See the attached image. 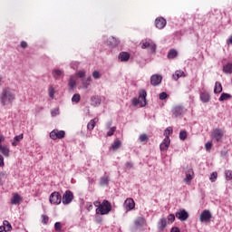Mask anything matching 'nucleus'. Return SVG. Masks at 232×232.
Returning a JSON list of instances; mask_svg holds the SVG:
<instances>
[{"instance_id": "nucleus-1", "label": "nucleus", "mask_w": 232, "mask_h": 232, "mask_svg": "<svg viewBox=\"0 0 232 232\" xmlns=\"http://www.w3.org/2000/svg\"><path fill=\"white\" fill-rule=\"evenodd\" d=\"M15 101V92L9 87H5L2 90L0 94V104L2 106H8Z\"/></svg>"}, {"instance_id": "nucleus-2", "label": "nucleus", "mask_w": 232, "mask_h": 232, "mask_svg": "<svg viewBox=\"0 0 232 232\" xmlns=\"http://www.w3.org/2000/svg\"><path fill=\"white\" fill-rule=\"evenodd\" d=\"M96 208V215H110L111 211V203L104 199L102 203L100 201H95L93 203Z\"/></svg>"}, {"instance_id": "nucleus-3", "label": "nucleus", "mask_w": 232, "mask_h": 232, "mask_svg": "<svg viewBox=\"0 0 232 232\" xmlns=\"http://www.w3.org/2000/svg\"><path fill=\"white\" fill-rule=\"evenodd\" d=\"M146 97H148V93L144 90L139 91V98H133L132 99V104L133 106H140V108H144L146 104H148V100H146Z\"/></svg>"}, {"instance_id": "nucleus-4", "label": "nucleus", "mask_w": 232, "mask_h": 232, "mask_svg": "<svg viewBox=\"0 0 232 232\" xmlns=\"http://www.w3.org/2000/svg\"><path fill=\"white\" fill-rule=\"evenodd\" d=\"M141 48L142 50L148 49L150 53H155L157 51V44L151 40H146L142 42Z\"/></svg>"}, {"instance_id": "nucleus-5", "label": "nucleus", "mask_w": 232, "mask_h": 232, "mask_svg": "<svg viewBox=\"0 0 232 232\" xmlns=\"http://www.w3.org/2000/svg\"><path fill=\"white\" fill-rule=\"evenodd\" d=\"M63 200V196L59 192H53L49 197V201L51 204L59 206Z\"/></svg>"}, {"instance_id": "nucleus-6", "label": "nucleus", "mask_w": 232, "mask_h": 232, "mask_svg": "<svg viewBox=\"0 0 232 232\" xmlns=\"http://www.w3.org/2000/svg\"><path fill=\"white\" fill-rule=\"evenodd\" d=\"M222 137H224V130L221 129H214L211 132V139L212 140H216V142H219V140H222Z\"/></svg>"}, {"instance_id": "nucleus-7", "label": "nucleus", "mask_w": 232, "mask_h": 232, "mask_svg": "<svg viewBox=\"0 0 232 232\" xmlns=\"http://www.w3.org/2000/svg\"><path fill=\"white\" fill-rule=\"evenodd\" d=\"M72 200H73V193L70 190H66L62 198L63 204L68 206V204H72Z\"/></svg>"}, {"instance_id": "nucleus-8", "label": "nucleus", "mask_w": 232, "mask_h": 232, "mask_svg": "<svg viewBox=\"0 0 232 232\" xmlns=\"http://www.w3.org/2000/svg\"><path fill=\"white\" fill-rule=\"evenodd\" d=\"M66 132L64 130H53L50 132V139L57 140V139H64Z\"/></svg>"}, {"instance_id": "nucleus-9", "label": "nucleus", "mask_w": 232, "mask_h": 232, "mask_svg": "<svg viewBox=\"0 0 232 232\" xmlns=\"http://www.w3.org/2000/svg\"><path fill=\"white\" fill-rule=\"evenodd\" d=\"M189 218V214L186 209H180L179 211L176 212V218H179L181 222L188 220Z\"/></svg>"}, {"instance_id": "nucleus-10", "label": "nucleus", "mask_w": 232, "mask_h": 232, "mask_svg": "<svg viewBox=\"0 0 232 232\" xmlns=\"http://www.w3.org/2000/svg\"><path fill=\"white\" fill-rule=\"evenodd\" d=\"M123 208L127 211H131L135 209V201L133 200V198H127L124 201Z\"/></svg>"}, {"instance_id": "nucleus-11", "label": "nucleus", "mask_w": 232, "mask_h": 232, "mask_svg": "<svg viewBox=\"0 0 232 232\" xmlns=\"http://www.w3.org/2000/svg\"><path fill=\"white\" fill-rule=\"evenodd\" d=\"M194 177H195V172H193V169H189L186 172V176L183 179V182H185V184H190L191 180H193Z\"/></svg>"}, {"instance_id": "nucleus-12", "label": "nucleus", "mask_w": 232, "mask_h": 232, "mask_svg": "<svg viewBox=\"0 0 232 232\" xmlns=\"http://www.w3.org/2000/svg\"><path fill=\"white\" fill-rule=\"evenodd\" d=\"M23 200V197L19 195V193H14L13 197L11 198V204L12 206H19L21 204V201Z\"/></svg>"}, {"instance_id": "nucleus-13", "label": "nucleus", "mask_w": 232, "mask_h": 232, "mask_svg": "<svg viewBox=\"0 0 232 232\" xmlns=\"http://www.w3.org/2000/svg\"><path fill=\"white\" fill-rule=\"evenodd\" d=\"M200 222H209L211 220V212L204 210L199 216Z\"/></svg>"}, {"instance_id": "nucleus-14", "label": "nucleus", "mask_w": 232, "mask_h": 232, "mask_svg": "<svg viewBox=\"0 0 232 232\" xmlns=\"http://www.w3.org/2000/svg\"><path fill=\"white\" fill-rule=\"evenodd\" d=\"M162 82V76L159 75V74H153L150 77V84H152V86H159V84Z\"/></svg>"}, {"instance_id": "nucleus-15", "label": "nucleus", "mask_w": 232, "mask_h": 232, "mask_svg": "<svg viewBox=\"0 0 232 232\" xmlns=\"http://www.w3.org/2000/svg\"><path fill=\"white\" fill-rule=\"evenodd\" d=\"M171 140H169V137H165L163 141L160 145V151H168V148H169Z\"/></svg>"}, {"instance_id": "nucleus-16", "label": "nucleus", "mask_w": 232, "mask_h": 232, "mask_svg": "<svg viewBox=\"0 0 232 232\" xmlns=\"http://www.w3.org/2000/svg\"><path fill=\"white\" fill-rule=\"evenodd\" d=\"M166 19L164 17H160L155 20L156 28L159 30H162V28L166 27Z\"/></svg>"}, {"instance_id": "nucleus-17", "label": "nucleus", "mask_w": 232, "mask_h": 232, "mask_svg": "<svg viewBox=\"0 0 232 232\" xmlns=\"http://www.w3.org/2000/svg\"><path fill=\"white\" fill-rule=\"evenodd\" d=\"M184 113V108L182 106H175L172 109V115L173 117H180Z\"/></svg>"}, {"instance_id": "nucleus-18", "label": "nucleus", "mask_w": 232, "mask_h": 232, "mask_svg": "<svg viewBox=\"0 0 232 232\" xmlns=\"http://www.w3.org/2000/svg\"><path fill=\"white\" fill-rule=\"evenodd\" d=\"M166 226H168V221L166 220V218H161L158 222V231H164V229H166Z\"/></svg>"}, {"instance_id": "nucleus-19", "label": "nucleus", "mask_w": 232, "mask_h": 232, "mask_svg": "<svg viewBox=\"0 0 232 232\" xmlns=\"http://www.w3.org/2000/svg\"><path fill=\"white\" fill-rule=\"evenodd\" d=\"M199 99L201 101V102H209V101L211 100V96L209 95V92H202L200 94H199Z\"/></svg>"}, {"instance_id": "nucleus-20", "label": "nucleus", "mask_w": 232, "mask_h": 232, "mask_svg": "<svg viewBox=\"0 0 232 232\" xmlns=\"http://www.w3.org/2000/svg\"><path fill=\"white\" fill-rule=\"evenodd\" d=\"M134 225L136 227H142V226H146V219L142 217H139L134 220Z\"/></svg>"}, {"instance_id": "nucleus-21", "label": "nucleus", "mask_w": 232, "mask_h": 232, "mask_svg": "<svg viewBox=\"0 0 232 232\" xmlns=\"http://www.w3.org/2000/svg\"><path fill=\"white\" fill-rule=\"evenodd\" d=\"M23 139H24V134H19V135L15 136L12 141V146H14V148H15L16 146H19V142H21V140H23Z\"/></svg>"}, {"instance_id": "nucleus-22", "label": "nucleus", "mask_w": 232, "mask_h": 232, "mask_svg": "<svg viewBox=\"0 0 232 232\" xmlns=\"http://www.w3.org/2000/svg\"><path fill=\"white\" fill-rule=\"evenodd\" d=\"M119 59L121 63H126L130 61V53L126 52H122L119 54Z\"/></svg>"}, {"instance_id": "nucleus-23", "label": "nucleus", "mask_w": 232, "mask_h": 232, "mask_svg": "<svg viewBox=\"0 0 232 232\" xmlns=\"http://www.w3.org/2000/svg\"><path fill=\"white\" fill-rule=\"evenodd\" d=\"M97 122H99V118H94L91 120L87 124V130L92 131L93 128H95V124H97Z\"/></svg>"}, {"instance_id": "nucleus-24", "label": "nucleus", "mask_w": 232, "mask_h": 232, "mask_svg": "<svg viewBox=\"0 0 232 232\" xmlns=\"http://www.w3.org/2000/svg\"><path fill=\"white\" fill-rule=\"evenodd\" d=\"M0 153H2L4 157H10V149L7 146L0 145Z\"/></svg>"}, {"instance_id": "nucleus-25", "label": "nucleus", "mask_w": 232, "mask_h": 232, "mask_svg": "<svg viewBox=\"0 0 232 232\" xmlns=\"http://www.w3.org/2000/svg\"><path fill=\"white\" fill-rule=\"evenodd\" d=\"M174 81H179V79H180V77H186V75L184 74V71L181 70H178L175 72V73L172 75Z\"/></svg>"}, {"instance_id": "nucleus-26", "label": "nucleus", "mask_w": 232, "mask_h": 232, "mask_svg": "<svg viewBox=\"0 0 232 232\" xmlns=\"http://www.w3.org/2000/svg\"><path fill=\"white\" fill-rule=\"evenodd\" d=\"M120 43L121 42L119 41V39H117L113 36L110 37L108 40V44H110L111 46H119Z\"/></svg>"}, {"instance_id": "nucleus-27", "label": "nucleus", "mask_w": 232, "mask_h": 232, "mask_svg": "<svg viewBox=\"0 0 232 232\" xmlns=\"http://www.w3.org/2000/svg\"><path fill=\"white\" fill-rule=\"evenodd\" d=\"M77 86V81H75V76L72 75L69 79V90H73Z\"/></svg>"}, {"instance_id": "nucleus-28", "label": "nucleus", "mask_w": 232, "mask_h": 232, "mask_svg": "<svg viewBox=\"0 0 232 232\" xmlns=\"http://www.w3.org/2000/svg\"><path fill=\"white\" fill-rule=\"evenodd\" d=\"M121 144L122 143L121 142L120 140H115L114 142L111 146V150H112V151H117V150H119V148H121Z\"/></svg>"}, {"instance_id": "nucleus-29", "label": "nucleus", "mask_w": 232, "mask_h": 232, "mask_svg": "<svg viewBox=\"0 0 232 232\" xmlns=\"http://www.w3.org/2000/svg\"><path fill=\"white\" fill-rule=\"evenodd\" d=\"M223 72H224V73L231 74L232 73V63H226L225 65H223Z\"/></svg>"}, {"instance_id": "nucleus-30", "label": "nucleus", "mask_w": 232, "mask_h": 232, "mask_svg": "<svg viewBox=\"0 0 232 232\" xmlns=\"http://www.w3.org/2000/svg\"><path fill=\"white\" fill-rule=\"evenodd\" d=\"M231 99V94L223 92L218 98L219 102H224V101H229Z\"/></svg>"}, {"instance_id": "nucleus-31", "label": "nucleus", "mask_w": 232, "mask_h": 232, "mask_svg": "<svg viewBox=\"0 0 232 232\" xmlns=\"http://www.w3.org/2000/svg\"><path fill=\"white\" fill-rule=\"evenodd\" d=\"M214 93H222V83H220V82H216Z\"/></svg>"}, {"instance_id": "nucleus-32", "label": "nucleus", "mask_w": 232, "mask_h": 232, "mask_svg": "<svg viewBox=\"0 0 232 232\" xmlns=\"http://www.w3.org/2000/svg\"><path fill=\"white\" fill-rule=\"evenodd\" d=\"M179 55V53L175 49H171L168 53V59H175Z\"/></svg>"}, {"instance_id": "nucleus-33", "label": "nucleus", "mask_w": 232, "mask_h": 232, "mask_svg": "<svg viewBox=\"0 0 232 232\" xmlns=\"http://www.w3.org/2000/svg\"><path fill=\"white\" fill-rule=\"evenodd\" d=\"M110 182V178L108 176H103L100 179V186H106Z\"/></svg>"}, {"instance_id": "nucleus-34", "label": "nucleus", "mask_w": 232, "mask_h": 232, "mask_svg": "<svg viewBox=\"0 0 232 232\" xmlns=\"http://www.w3.org/2000/svg\"><path fill=\"white\" fill-rule=\"evenodd\" d=\"M92 82V77H88L86 79H83L82 82V84L83 86V88H88V86H90Z\"/></svg>"}, {"instance_id": "nucleus-35", "label": "nucleus", "mask_w": 232, "mask_h": 232, "mask_svg": "<svg viewBox=\"0 0 232 232\" xmlns=\"http://www.w3.org/2000/svg\"><path fill=\"white\" fill-rule=\"evenodd\" d=\"M64 75V72L61 69H54L53 70V77H63Z\"/></svg>"}, {"instance_id": "nucleus-36", "label": "nucleus", "mask_w": 232, "mask_h": 232, "mask_svg": "<svg viewBox=\"0 0 232 232\" xmlns=\"http://www.w3.org/2000/svg\"><path fill=\"white\" fill-rule=\"evenodd\" d=\"M81 102V94L79 93H75L73 94L72 98V102H75L76 104H78V102Z\"/></svg>"}, {"instance_id": "nucleus-37", "label": "nucleus", "mask_w": 232, "mask_h": 232, "mask_svg": "<svg viewBox=\"0 0 232 232\" xmlns=\"http://www.w3.org/2000/svg\"><path fill=\"white\" fill-rule=\"evenodd\" d=\"M48 93L51 99H53L55 97V89L53 88V86L49 87Z\"/></svg>"}, {"instance_id": "nucleus-38", "label": "nucleus", "mask_w": 232, "mask_h": 232, "mask_svg": "<svg viewBox=\"0 0 232 232\" xmlns=\"http://www.w3.org/2000/svg\"><path fill=\"white\" fill-rule=\"evenodd\" d=\"M179 139L180 140H186L188 139V132L186 130H180Z\"/></svg>"}, {"instance_id": "nucleus-39", "label": "nucleus", "mask_w": 232, "mask_h": 232, "mask_svg": "<svg viewBox=\"0 0 232 232\" xmlns=\"http://www.w3.org/2000/svg\"><path fill=\"white\" fill-rule=\"evenodd\" d=\"M172 134H173V128H171V127L167 128L164 131V136L165 137L169 138V135H172Z\"/></svg>"}, {"instance_id": "nucleus-40", "label": "nucleus", "mask_w": 232, "mask_h": 232, "mask_svg": "<svg viewBox=\"0 0 232 232\" xmlns=\"http://www.w3.org/2000/svg\"><path fill=\"white\" fill-rule=\"evenodd\" d=\"M92 102L93 106H99V104H101V99H99V97H92Z\"/></svg>"}, {"instance_id": "nucleus-41", "label": "nucleus", "mask_w": 232, "mask_h": 232, "mask_svg": "<svg viewBox=\"0 0 232 232\" xmlns=\"http://www.w3.org/2000/svg\"><path fill=\"white\" fill-rule=\"evenodd\" d=\"M84 75H86V71L76 72V77H78V79H82V77H84Z\"/></svg>"}, {"instance_id": "nucleus-42", "label": "nucleus", "mask_w": 232, "mask_h": 232, "mask_svg": "<svg viewBox=\"0 0 232 232\" xmlns=\"http://www.w3.org/2000/svg\"><path fill=\"white\" fill-rule=\"evenodd\" d=\"M225 175L227 180H232V170H226Z\"/></svg>"}, {"instance_id": "nucleus-43", "label": "nucleus", "mask_w": 232, "mask_h": 232, "mask_svg": "<svg viewBox=\"0 0 232 232\" xmlns=\"http://www.w3.org/2000/svg\"><path fill=\"white\" fill-rule=\"evenodd\" d=\"M4 227H5L6 231H11L12 230V225L7 220L4 221Z\"/></svg>"}, {"instance_id": "nucleus-44", "label": "nucleus", "mask_w": 232, "mask_h": 232, "mask_svg": "<svg viewBox=\"0 0 232 232\" xmlns=\"http://www.w3.org/2000/svg\"><path fill=\"white\" fill-rule=\"evenodd\" d=\"M54 229L55 231H59V232L63 231V226H61V222H56L54 224Z\"/></svg>"}, {"instance_id": "nucleus-45", "label": "nucleus", "mask_w": 232, "mask_h": 232, "mask_svg": "<svg viewBox=\"0 0 232 232\" xmlns=\"http://www.w3.org/2000/svg\"><path fill=\"white\" fill-rule=\"evenodd\" d=\"M218 177V174L217 172H213L209 177V180H211V182H215Z\"/></svg>"}, {"instance_id": "nucleus-46", "label": "nucleus", "mask_w": 232, "mask_h": 232, "mask_svg": "<svg viewBox=\"0 0 232 232\" xmlns=\"http://www.w3.org/2000/svg\"><path fill=\"white\" fill-rule=\"evenodd\" d=\"M117 130V127H111L109 131L107 132L108 137H111L113 133H115V130Z\"/></svg>"}, {"instance_id": "nucleus-47", "label": "nucleus", "mask_w": 232, "mask_h": 232, "mask_svg": "<svg viewBox=\"0 0 232 232\" xmlns=\"http://www.w3.org/2000/svg\"><path fill=\"white\" fill-rule=\"evenodd\" d=\"M59 113H60L59 108H55L53 111H51L52 117H57V115H59Z\"/></svg>"}, {"instance_id": "nucleus-48", "label": "nucleus", "mask_w": 232, "mask_h": 232, "mask_svg": "<svg viewBox=\"0 0 232 232\" xmlns=\"http://www.w3.org/2000/svg\"><path fill=\"white\" fill-rule=\"evenodd\" d=\"M175 217H177V216L174 214H170L168 216V220H169V222H170V224H173V222H175Z\"/></svg>"}, {"instance_id": "nucleus-49", "label": "nucleus", "mask_w": 232, "mask_h": 232, "mask_svg": "<svg viewBox=\"0 0 232 232\" xmlns=\"http://www.w3.org/2000/svg\"><path fill=\"white\" fill-rule=\"evenodd\" d=\"M166 99H168V93H166V92H160V101H166Z\"/></svg>"}, {"instance_id": "nucleus-50", "label": "nucleus", "mask_w": 232, "mask_h": 232, "mask_svg": "<svg viewBox=\"0 0 232 232\" xmlns=\"http://www.w3.org/2000/svg\"><path fill=\"white\" fill-rule=\"evenodd\" d=\"M140 142H146V140H148V135H146V134H141V135H140Z\"/></svg>"}, {"instance_id": "nucleus-51", "label": "nucleus", "mask_w": 232, "mask_h": 232, "mask_svg": "<svg viewBox=\"0 0 232 232\" xmlns=\"http://www.w3.org/2000/svg\"><path fill=\"white\" fill-rule=\"evenodd\" d=\"M50 220V218L46 215H42V222L43 224H48V221Z\"/></svg>"}, {"instance_id": "nucleus-52", "label": "nucleus", "mask_w": 232, "mask_h": 232, "mask_svg": "<svg viewBox=\"0 0 232 232\" xmlns=\"http://www.w3.org/2000/svg\"><path fill=\"white\" fill-rule=\"evenodd\" d=\"M213 147V144L211 143V141H208L205 144V150L207 151H209V150H211V148Z\"/></svg>"}, {"instance_id": "nucleus-53", "label": "nucleus", "mask_w": 232, "mask_h": 232, "mask_svg": "<svg viewBox=\"0 0 232 232\" xmlns=\"http://www.w3.org/2000/svg\"><path fill=\"white\" fill-rule=\"evenodd\" d=\"M92 77H93L94 79H100V78H101V72H99L98 71H94V72H92Z\"/></svg>"}, {"instance_id": "nucleus-54", "label": "nucleus", "mask_w": 232, "mask_h": 232, "mask_svg": "<svg viewBox=\"0 0 232 232\" xmlns=\"http://www.w3.org/2000/svg\"><path fill=\"white\" fill-rule=\"evenodd\" d=\"M71 68H72V70H76V68H79V63L77 62L72 63Z\"/></svg>"}, {"instance_id": "nucleus-55", "label": "nucleus", "mask_w": 232, "mask_h": 232, "mask_svg": "<svg viewBox=\"0 0 232 232\" xmlns=\"http://www.w3.org/2000/svg\"><path fill=\"white\" fill-rule=\"evenodd\" d=\"M86 209H88L89 211H92L93 209V205H92V203H87L86 204Z\"/></svg>"}, {"instance_id": "nucleus-56", "label": "nucleus", "mask_w": 232, "mask_h": 232, "mask_svg": "<svg viewBox=\"0 0 232 232\" xmlns=\"http://www.w3.org/2000/svg\"><path fill=\"white\" fill-rule=\"evenodd\" d=\"M5 166V158H3V155H0V167L3 168Z\"/></svg>"}, {"instance_id": "nucleus-57", "label": "nucleus", "mask_w": 232, "mask_h": 232, "mask_svg": "<svg viewBox=\"0 0 232 232\" xmlns=\"http://www.w3.org/2000/svg\"><path fill=\"white\" fill-rule=\"evenodd\" d=\"M170 232H180V228L177 227H174L171 228Z\"/></svg>"}, {"instance_id": "nucleus-58", "label": "nucleus", "mask_w": 232, "mask_h": 232, "mask_svg": "<svg viewBox=\"0 0 232 232\" xmlns=\"http://www.w3.org/2000/svg\"><path fill=\"white\" fill-rule=\"evenodd\" d=\"M28 46V44L26 42H22L21 43V47L22 48H26Z\"/></svg>"}, {"instance_id": "nucleus-59", "label": "nucleus", "mask_w": 232, "mask_h": 232, "mask_svg": "<svg viewBox=\"0 0 232 232\" xmlns=\"http://www.w3.org/2000/svg\"><path fill=\"white\" fill-rule=\"evenodd\" d=\"M220 155H221V157H226V155H227V150H221Z\"/></svg>"}, {"instance_id": "nucleus-60", "label": "nucleus", "mask_w": 232, "mask_h": 232, "mask_svg": "<svg viewBox=\"0 0 232 232\" xmlns=\"http://www.w3.org/2000/svg\"><path fill=\"white\" fill-rule=\"evenodd\" d=\"M6 231L7 230L5 227H3V226L0 227V232H6Z\"/></svg>"}, {"instance_id": "nucleus-61", "label": "nucleus", "mask_w": 232, "mask_h": 232, "mask_svg": "<svg viewBox=\"0 0 232 232\" xmlns=\"http://www.w3.org/2000/svg\"><path fill=\"white\" fill-rule=\"evenodd\" d=\"M126 168H133V164L131 162L126 163Z\"/></svg>"}, {"instance_id": "nucleus-62", "label": "nucleus", "mask_w": 232, "mask_h": 232, "mask_svg": "<svg viewBox=\"0 0 232 232\" xmlns=\"http://www.w3.org/2000/svg\"><path fill=\"white\" fill-rule=\"evenodd\" d=\"M227 44H232V36H230V37L228 38Z\"/></svg>"}, {"instance_id": "nucleus-63", "label": "nucleus", "mask_w": 232, "mask_h": 232, "mask_svg": "<svg viewBox=\"0 0 232 232\" xmlns=\"http://www.w3.org/2000/svg\"><path fill=\"white\" fill-rule=\"evenodd\" d=\"M1 81H3V77L0 76V85H1Z\"/></svg>"}, {"instance_id": "nucleus-64", "label": "nucleus", "mask_w": 232, "mask_h": 232, "mask_svg": "<svg viewBox=\"0 0 232 232\" xmlns=\"http://www.w3.org/2000/svg\"><path fill=\"white\" fill-rule=\"evenodd\" d=\"M111 126V123H108V127Z\"/></svg>"}]
</instances>
